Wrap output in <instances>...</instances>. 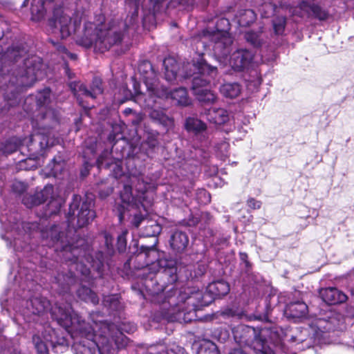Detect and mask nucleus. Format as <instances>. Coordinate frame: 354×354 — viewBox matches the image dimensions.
I'll use <instances>...</instances> for the list:
<instances>
[{
    "label": "nucleus",
    "mask_w": 354,
    "mask_h": 354,
    "mask_svg": "<svg viewBox=\"0 0 354 354\" xmlns=\"http://www.w3.org/2000/svg\"><path fill=\"white\" fill-rule=\"evenodd\" d=\"M241 342H243V343H245V344H248V340H241Z\"/></svg>",
    "instance_id": "nucleus-61"
},
{
    "label": "nucleus",
    "mask_w": 354,
    "mask_h": 354,
    "mask_svg": "<svg viewBox=\"0 0 354 354\" xmlns=\"http://www.w3.org/2000/svg\"><path fill=\"white\" fill-rule=\"evenodd\" d=\"M230 354H247L241 349H234Z\"/></svg>",
    "instance_id": "nucleus-54"
},
{
    "label": "nucleus",
    "mask_w": 354,
    "mask_h": 354,
    "mask_svg": "<svg viewBox=\"0 0 354 354\" xmlns=\"http://www.w3.org/2000/svg\"><path fill=\"white\" fill-rule=\"evenodd\" d=\"M18 186L21 187V191H22L23 189H24V188H25V187H24V185L22 183H20V182H19V183H16L15 184V185H14V187H18Z\"/></svg>",
    "instance_id": "nucleus-55"
},
{
    "label": "nucleus",
    "mask_w": 354,
    "mask_h": 354,
    "mask_svg": "<svg viewBox=\"0 0 354 354\" xmlns=\"http://www.w3.org/2000/svg\"><path fill=\"white\" fill-rule=\"evenodd\" d=\"M246 41L250 43L254 47L260 46L263 41V35L262 32H254L253 30L248 31L245 35Z\"/></svg>",
    "instance_id": "nucleus-37"
},
{
    "label": "nucleus",
    "mask_w": 354,
    "mask_h": 354,
    "mask_svg": "<svg viewBox=\"0 0 354 354\" xmlns=\"http://www.w3.org/2000/svg\"><path fill=\"white\" fill-rule=\"evenodd\" d=\"M241 329L242 331L248 333V335H252L254 336L252 346L257 353L261 354H274L272 350L266 346V342L257 336L256 330L254 328L249 326H241Z\"/></svg>",
    "instance_id": "nucleus-23"
},
{
    "label": "nucleus",
    "mask_w": 354,
    "mask_h": 354,
    "mask_svg": "<svg viewBox=\"0 0 354 354\" xmlns=\"http://www.w3.org/2000/svg\"><path fill=\"white\" fill-rule=\"evenodd\" d=\"M128 233L127 230L122 231V232L118 236V249L120 252H122L125 250L127 245L126 236Z\"/></svg>",
    "instance_id": "nucleus-40"
},
{
    "label": "nucleus",
    "mask_w": 354,
    "mask_h": 354,
    "mask_svg": "<svg viewBox=\"0 0 354 354\" xmlns=\"http://www.w3.org/2000/svg\"><path fill=\"white\" fill-rule=\"evenodd\" d=\"M290 12L293 15L304 17H313L319 20H325L328 17V13L317 5H311L306 1H302L298 7L290 8Z\"/></svg>",
    "instance_id": "nucleus-15"
},
{
    "label": "nucleus",
    "mask_w": 354,
    "mask_h": 354,
    "mask_svg": "<svg viewBox=\"0 0 354 354\" xmlns=\"http://www.w3.org/2000/svg\"><path fill=\"white\" fill-rule=\"evenodd\" d=\"M158 256V252L153 247L142 246L140 252L136 256V261H141L145 260V263L138 266V269L147 268L150 273L155 274L161 270H165L167 268H171L174 262L172 260L166 259H158L153 261Z\"/></svg>",
    "instance_id": "nucleus-11"
},
{
    "label": "nucleus",
    "mask_w": 354,
    "mask_h": 354,
    "mask_svg": "<svg viewBox=\"0 0 354 354\" xmlns=\"http://www.w3.org/2000/svg\"><path fill=\"white\" fill-rule=\"evenodd\" d=\"M51 314L58 324L68 330L79 331L82 336H85L87 342H83L75 347V354H95L97 348L99 354H111L114 350L113 342L119 348L125 343V336L119 330L113 331V325L106 323L100 324L102 333H97V324L88 328L81 320L80 317L74 313L69 304L64 306L56 304L51 308Z\"/></svg>",
    "instance_id": "nucleus-1"
},
{
    "label": "nucleus",
    "mask_w": 354,
    "mask_h": 354,
    "mask_svg": "<svg viewBox=\"0 0 354 354\" xmlns=\"http://www.w3.org/2000/svg\"><path fill=\"white\" fill-rule=\"evenodd\" d=\"M57 283H61L62 279H61V276L60 275L58 276V277L57 278Z\"/></svg>",
    "instance_id": "nucleus-58"
},
{
    "label": "nucleus",
    "mask_w": 354,
    "mask_h": 354,
    "mask_svg": "<svg viewBox=\"0 0 354 354\" xmlns=\"http://www.w3.org/2000/svg\"><path fill=\"white\" fill-rule=\"evenodd\" d=\"M140 0H126V3L129 6L133 7L135 9V12H137Z\"/></svg>",
    "instance_id": "nucleus-49"
},
{
    "label": "nucleus",
    "mask_w": 354,
    "mask_h": 354,
    "mask_svg": "<svg viewBox=\"0 0 354 354\" xmlns=\"http://www.w3.org/2000/svg\"><path fill=\"white\" fill-rule=\"evenodd\" d=\"M142 220H143L142 216H141L140 214H135L133 221V225L135 227H138L140 225V224L141 223Z\"/></svg>",
    "instance_id": "nucleus-48"
},
{
    "label": "nucleus",
    "mask_w": 354,
    "mask_h": 354,
    "mask_svg": "<svg viewBox=\"0 0 354 354\" xmlns=\"http://www.w3.org/2000/svg\"><path fill=\"white\" fill-rule=\"evenodd\" d=\"M198 198L200 203L207 204L210 202V196L205 189H201L198 193Z\"/></svg>",
    "instance_id": "nucleus-41"
},
{
    "label": "nucleus",
    "mask_w": 354,
    "mask_h": 354,
    "mask_svg": "<svg viewBox=\"0 0 354 354\" xmlns=\"http://www.w3.org/2000/svg\"><path fill=\"white\" fill-rule=\"evenodd\" d=\"M34 341L35 342V348L38 354H48L47 346L43 342H36L35 338Z\"/></svg>",
    "instance_id": "nucleus-42"
},
{
    "label": "nucleus",
    "mask_w": 354,
    "mask_h": 354,
    "mask_svg": "<svg viewBox=\"0 0 354 354\" xmlns=\"http://www.w3.org/2000/svg\"><path fill=\"white\" fill-rule=\"evenodd\" d=\"M144 68L149 70V71L146 72V74H143L142 75L143 77H149L150 82L154 83L153 87H155V91L157 92L158 99L165 100L171 98L175 101L176 104L181 106H187L190 104L191 100L185 88L180 87L168 92L165 87L160 86L156 80V75L149 62H145L140 66L139 71L140 73H143Z\"/></svg>",
    "instance_id": "nucleus-7"
},
{
    "label": "nucleus",
    "mask_w": 354,
    "mask_h": 354,
    "mask_svg": "<svg viewBox=\"0 0 354 354\" xmlns=\"http://www.w3.org/2000/svg\"><path fill=\"white\" fill-rule=\"evenodd\" d=\"M62 277H63L64 281H66L67 285H69L73 281V276L72 274L71 277H68V275H66V276L63 275Z\"/></svg>",
    "instance_id": "nucleus-51"
},
{
    "label": "nucleus",
    "mask_w": 354,
    "mask_h": 354,
    "mask_svg": "<svg viewBox=\"0 0 354 354\" xmlns=\"http://www.w3.org/2000/svg\"><path fill=\"white\" fill-rule=\"evenodd\" d=\"M286 26V18L280 17L273 20V28L277 35L282 34Z\"/></svg>",
    "instance_id": "nucleus-38"
},
{
    "label": "nucleus",
    "mask_w": 354,
    "mask_h": 354,
    "mask_svg": "<svg viewBox=\"0 0 354 354\" xmlns=\"http://www.w3.org/2000/svg\"><path fill=\"white\" fill-rule=\"evenodd\" d=\"M216 30L213 32L206 30L204 37L214 43L213 50L215 55L225 59L231 50L232 38L229 33L230 22L225 18L219 19L216 25Z\"/></svg>",
    "instance_id": "nucleus-6"
},
{
    "label": "nucleus",
    "mask_w": 354,
    "mask_h": 354,
    "mask_svg": "<svg viewBox=\"0 0 354 354\" xmlns=\"http://www.w3.org/2000/svg\"><path fill=\"white\" fill-rule=\"evenodd\" d=\"M139 185L140 187L136 189V194L132 193L131 186L128 185L123 186V189L120 192V199L122 204L118 209L120 221L123 219L124 209L130 210L134 208L140 209L142 207L146 211L147 206L150 205V201H147L145 196L146 185L143 183H139Z\"/></svg>",
    "instance_id": "nucleus-10"
},
{
    "label": "nucleus",
    "mask_w": 354,
    "mask_h": 354,
    "mask_svg": "<svg viewBox=\"0 0 354 354\" xmlns=\"http://www.w3.org/2000/svg\"><path fill=\"white\" fill-rule=\"evenodd\" d=\"M51 132L48 129L38 131L33 133L30 138L29 151H37L42 153L43 151L48 146L55 144V140L50 137Z\"/></svg>",
    "instance_id": "nucleus-17"
},
{
    "label": "nucleus",
    "mask_w": 354,
    "mask_h": 354,
    "mask_svg": "<svg viewBox=\"0 0 354 354\" xmlns=\"http://www.w3.org/2000/svg\"><path fill=\"white\" fill-rule=\"evenodd\" d=\"M189 244V238L185 232L176 231L171 236V248L176 252H183Z\"/></svg>",
    "instance_id": "nucleus-25"
},
{
    "label": "nucleus",
    "mask_w": 354,
    "mask_h": 354,
    "mask_svg": "<svg viewBox=\"0 0 354 354\" xmlns=\"http://www.w3.org/2000/svg\"><path fill=\"white\" fill-rule=\"evenodd\" d=\"M50 96V91L49 88H44L40 91L36 97L37 106H39V113H41L40 120L55 121L57 120L55 113L53 109L48 106Z\"/></svg>",
    "instance_id": "nucleus-18"
},
{
    "label": "nucleus",
    "mask_w": 354,
    "mask_h": 354,
    "mask_svg": "<svg viewBox=\"0 0 354 354\" xmlns=\"http://www.w3.org/2000/svg\"><path fill=\"white\" fill-rule=\"evenodd\" d=\"M286 313L294 318L303 317L308 313V306L301 301L291 303L287 306Z\"/></svg>",
    "instance_id": "nucleus-27"
},
{
    "label": "nucleus",
    "mask_w": 354,
    "mask_h": 354,
    "mask_svg": "<svg viewBox=\"0 0 354 354\" xmlns=\"http://www.w3.org/2000/svg\"><path fill=\"white\" fill-rule=\"evenodd\" d=\"M280 6H281V8H283V7H284L285 6H283V5H282V4H280Z\"/></svg>",
    "instance_id": "nucleus-64"
},
{
    "label": "nucleus",
    "mask_w": 354,
    "mask_h": 354,
    "mask_svg": "<svg viewBox=\"0 0 354 354\" xmlns=\"http://www.w3.org/2000/svg\"><path fill=\"white\" fill-rule=\"evenodd\" d=\"M113 173L115 178H118L122 174V168L120 161H117L113 168Z\"/></svg>",
    "instance_id": "nucleus-45"
},
{
    "label": "nucleus",
    "mask_w": 354,
    "mask_h": 354,
    "mask_svg": "<svg viewBox=\"0 0 354 354\" xmlns=\"http://www.w3.org/2000/svg\"><path fill=\"white\" fill-rule=\"evenodd\" d=\"M230 291L228 283L224 281H218L209 283L207 287L206 294L212 301L216 297H221L227 295Z\"/></svg>",
    "instance_id": "nucleus-24"
},
{
    "label": "nucleus",
    "mask_w": 354,
    "mask_h": 354,
    "mask_svg": "<svg viewBox=\"0 0 354 354\" xmlns=\"http://www.w3.org/2000/svg\"><path fill=\"white\" fill-rule=\"evenodd\" d=\"M20 225H21L20 223H16L15 225V226L12 227V230H15L16 231H18Z\"/></svg>",
    "instance_id": "nucleus-57"
},
{
    "label": "nucleus",
    "mask_w": 354,
    "mask_h": 354,
    "mask_svg": "<svg viewBox=\"0 0 354 354\" xmlns=\"http://www.w3.org/2000/svg\"><path fill=\"white\" fill-rule=\"evenodd\" d=\"M31 19L33 21H38L41 20L45 15L43 0H32L31 4Z\"/></svg>",
    "instance_id": "nucleus-30"
},
{
    "label": "nucleus",
    "mask_w": 354,
    "mask_h": 354,
    "mask_svg": "<svg viewBox=\"0 0 354 354\" xmlns=\"http://www.w3.org/2000/svg\"><path fill=\"white\" fill-rule=\"evenodd\" d=\"M181 301L186 305V307H180L183 310H196L198 308L209 304L210 301L207 299V294H203L198 289L190 290L180 295Z\"/></svg>",
    "instance_id": "nucleus-14"
},
{
    "label": "nucleus",
    "mask_w": 354,
    "mask_h": 354,
    "mask_svg": "<svg viewBox=\"0 0 354 354\" xmlns=\"http://www.w3.org/2000/svg\"><path fill=\"white\" fill-rule=\"evenodd\" d=\"M65 71H66V73H68V67H67V66H66V68H65Z\"/></svg>",
    "instance_id": "nucleus-62"
},
{
    "label": "nucleus",
    "mask_w": 354,
    "mask_h": 354,
    "mask_svg": "<svg viewBox=\"0 0 354 354\" xmlns=\"http://www.w3.org/2000/svg\"><path fill=\"white\" fill-rule=\"evenodd\" d=\"M142 79L147 87L148 97H145L141 92L136 90L135 101L139 103L142 102V106L151 109L149 117L152 120L162 124L167 130L172 129L174 126L173 118L167 115L163 110L156 109L162 104V100L158 98L157 92L153 87L154 83L150 82L149 77H143Z\"/></svg>",
    "instance_id": "nucleus-4"
},
{
    "label": "nucleus",
    "mask_w": 354,
    "mask_h": 354,
    "mask_svg": "<svg viewBox=\"0 0 354 354\" xmlns=\"http://www.w3.org/2000/svg\"><path fill=\"white\" fill-rule=\"evenodd\" d=\"M207 119L212 123L221 125L229 120V115L223 109L211 108L206 113Z\"/></svg>",
    "instance_id": "nucleus-26"
},
{
    "label": "nucleus",
    "mask_w": 354,
    "mask_h": 354,
    "mask_svg": "<svg viewBox=\"0 0 354 354\" xmlns=\"http://www.w3.org/2000/svg\"><path fill=\"white\" fill-rule=\"evenodd\" d=\"M26 50L24 48L13 46L8 49L5 53L0 45V71L3 70V64L8 62H17L19 57L25 55Z\"/></svg>",
    "instance_id": "nucleus-22"
},
{
    "label": "nucleus",
    "mask_w": 354,
    "mask_h": 354,
    "mask_svg": "<svg viewBox=\"0 0 354 354\" xmlns=\"http://www.w3.org/2000/svg\"><path fill=\"white\" fill-rule=\"evenodd\" d=\"M112 189H109L108 193L106 195H109L110 193L112 192Z\"/></svg>",
    "instance_id": "nucleus-59"
},
{
    "label": "nucleus",
    "mask_w": 354,
    "mask_h": 354,
    "mask_svg": "<svg viewBox=\"0 0 354 354\" xmlns=\"http://www.w3.org/2000/svg\"><path fill=\"white\" fill-rule=\"evenodd\" d=\"M198 44H202V45H203V42L199 41V42L198 43Z\"/></svg>",
    "instance_id": "nucleus-63"
},
{
    "label": "nucleus",
    "mask_w": 354,
    "mask_h": 354,
    "mask_svg": "<svg viewBox=\"0 0 354 354\" xmlns=\"http://www.w3.org/2000/svg\"><path fill=\"white\" fill-rule=\"evenodd\" d=\"M57 50L59 53L62 55L63 59H64L66 57H71V59H75V56L71 53L68 52L67 49L62 46H59L57 48Z\"/></svg>",
    "instance_id": "nucleus-43"
},
{
    "label": "nucleus",
    "mask_w": 354,
    "mask_h": 354,
    "mask_svg": "<svg viewBox=\"0 0 354 354\" xmlns=\"http://www.w3.org/2000/svg\"><path fill=\"white\" fill-rule=\"evenodd\" d=\"M104 22L103 15H99L95 22H86L83 32L77 35V43L86 48L93 46L103 53L120 41L122 35L118 28Z\"/></svg>",
    "instance_id": "nucleus-2"
},
{
    "label": "nucleus",
    "mask_w": 354,
    "mask_h": 354,
    "mask_svg": "<svg viewBox=\"0 0 354 354\" xmlns=\"http://www.w3.org/2000/svg\"><path fill=\"white\" fill-rule=\"evenodd\" d=\"M22 145V141L17 138H12L3 144L1 150L3 153L10 154L16 151Z\"/></svg>",
    "instance_id": "nucleus-35"
},
{
    "label": "nucleus",
    "mask_w": 354,
    "mask_h": 354,
    "mask_svg": "<svg viewBox=\"0 0 354 354\" xmlns=\"http://www.w3.org/2000/svg\"><path fill=\"white\" fill-rule=\"evenodd\" d=\"M194 68L186 72L185 77H193L192 90L197 99L203 103L209 104L215 102L216 95L207 88V86L214 80L217 75L216 67L209 65L203 59L201 54L198 55L197 60H193V63L188 64L186 68Z\"/></svg>",
    "instance_id": "nucleus-3"
},
{
    "label": "nucleus",
    "mask_w": 354,
    "mask_h": 354,
    "mask_svg": "<svg viewBox=\"0 0 354 354\" xmlns=\"http://www.w3.org/2000/svg\"><path fill=\"white\" fill-rule=\"evenodd\" d=\"M26 69L21 72L19 76L15 77V80H11L9 89L21 91L24 88L31 86L39 77L41 73L42 64L39 57L32 56L24 60Z\"/></svg>",
    "instance_id": "nucleus-8"
},
{
    "label": "nucleus",
    "mask_w": 354,
    "mask_h": 354,
    "mask_svg": "<svg viewBox=\"0 0 354 354\" xmlns=\"http://www.w3.org/2000/svg\"><path fill=\"white\" fill-rule=\"evenodd\" d=\"M65 166V162L60 157H58L53 159V162L48 165V168L50 170V174L55 177H58L64 171Z\"/></svg>",
    "instance_id": "nucleus-36"
},
{
    "label": "nucleus",
    "mask_w": 354,
    "mask_h": 354,
    "mask_svg": "<svg viewBox=\"0 0 354 354\" xmlns=\"http://www.w3.org/2000/svg\"><path fill=\"white\" fill-rule=\"evenodd\" d=\"M165 66V78L168 82L176 80L178 77V69L179 68L176 61L172 57H167L163 62Z\"/></svg>",
    "instance_id": "nucleus-28"
},
{
    "label": "nucleus",
    "mask_w": 354,
    "mask_h": 354,
    "mask_svg": "<svg viewBox=\"0 0 354 354\" xmlns=\"http://www.w3.org/2000/svg\"><path fill=\"white\" fill-rule=\"evenodd\" d=\"M152 354V353H149ZM158 354H187L185 350L176 344H173L166 351L159 352Z\"/></svg>",
    "instance_id": "nucleus-39"
},
{
    "label": "nucleus",
    "mask_w": 354,
    "mask_h": 354,
    "mask_svg": "<svg viewBox=\"0 0 354 354\" xmlns=\"http://www.w3.org/2000/svg\"><path fill=\"white\" fill-rule=\"evenodd\" d=\"M82 18V13L77 12L73 15L68 9L60 7L54 10L49 26L53 32H59L62 38H66L76 32Z\"/></svg>",
    "instance_id": "nucleus-5"
},
{
    "label": "nucleus",
    "mask_w": 354,
    "mask_h": 354,
    "mask_svg": "<svg viewBox=\"0 0 354 354\" xmlns=\"http://www.w3.org/2000/svg\"><path fill=\"white\" fill-rule=\"evenodd\" d=\"M154 227L156 228V230H153L152 232V235H153L156 232H158L160 231V227L157 225H154Z\"/></svg>",
    "instance_id": "nucleus-56"
},
{
    "label": "nucleus",
    "mask_w": 354,
    "mask_h": 354,
    "mask_svg": "<svg viewBox=\"0 0 354 354\" xmlns=\"http://www.w3.org/2000/svg\"><path fill=\"white\" fill-rule=\"evenodd\" d=\"M97 166L98 167H102L103 166V164H104V160H103V156H100L97 160Z\"/></svg>",
    "instance_id": "nucleus-52"
},
{
    "label": "nucleus",
    "mask_w": 354,
    "mask_h": 354,
    "mask_svg": "<svg viewBox=\"0 0 354 354\" xmlns=\"http://www.w3.org/2000/svg\"><path fill=\"white\" fill-rule=\"evenodd\" d=\"M50 303L48 300L42 297H35L26 301V310L25 313L40 315L48 309Z\"/></svg>",
    "instance_id": "nucleus-21"
},
{
    "label": "nucleus",
    "mask_w": 354,
    "mask_h": 354,
    "mask_svg": "<svg viewBox=\"0 0 354 354\" xmlns=\"http://www.w3.org/2000/svg\"><path fill=\"white\" fill-rule=\"evenodd\" d=\"M185 127L187 131L194 132H201L206 129V124L204 122L194 118H187Z\"/></svg>",
    "instance_id": "nucleus-33"
},
{
    "label": "nucleus",
    "mask_w": 354,
    "mask_h": 354,
    "mask_svg": "<svg viewBox=\"0 0 354 354\" xmlns=\"http://www.w3.org/2000/svg\"><path fill=\"white\" fill-rule=\"evenodd\" d=\"M248 205L249 207L256 209H259L261 205V203L259 201H257L254 198H250L248 201Z\"/></svg>",
    "instance_id": "nucleus-46"
},
{
    "label": "nucleus",
    "mask_w": 354,
    "mask_h": 354,
    "mask_svg": "<svg viewBox=\"0 0 354 354\" xmlns=\"http://www.w3.org/2000/svg\"><path fill=\"white\" fill-rule=\"evenodd\" d=\"M221 93L228 98H235L241 92V86L237 83H225L220 88Z\"/></svg>",
    "instance_id": "nucleus-29"
},
{
    "label": "nucleus",
    "mask_w": 354,
    "mask_h": 354,
    "mask_svg": "<svg viewBox=\"0 0 354 354\" xmlns=\"http://www.w3.org/2000/svg\"><path fill=\"white\" fill-rule=\"evenodd\" d=\"M229 144L226 142H222L218 149L221 151L222 157H227L228 156Z\"/></svg>",
    "instance_id": "nucleus-44"
},
{
    "label": "nucleus",
    "mask_w": 354,
    "mask_h": 354,
    "mask_svg": "<svg viewBox=\"0 0 354 354\" xmlns=\"http://www.w3.org/2000/svg\"><path fill=\"white\" fill-rule=\"evenodd\" d=\"M104 239H105V243H106L107 250H109V252L112 251L113 249V237L109 234H105Z\"/></svg>",
    "instance_id": "nucleus-47"
},
{
    "label": "nucleus",
    "mask_w": 354,
    "mask_h": 354,
    "mask_svg": "<svg viewBox=\"0 0 354 354\" xmlns=\"http://www.w3.org/2000/svg\"><path fill=\"white\" fill-rule=\"evenodd\" d=\"M80 198L75 196L73 202L70 205L68 212V222L74 225V216L75 212H77V223L76 226L78 227H83L88 225L95 217V214L94 211L92 209L93 203L91 201L83 202L80 209H78V203Z\"/></svg>",
    "instance_id": "nucleus-13"
},
{
    "label": "nucleus",
    "mask_w": 354,
    "mask_h": 354,
    "mask_svg": "<svg viewBox=\"0 0 354 354\" xmlns=\"http://www.w3.org/2000/svg\"><path fill=\"white\" fill-rule=\"evenodd\" d=\"M31 202L29 203L28 201L29 198L24 197L23 198V203L28 207H31L32 205H39L48 200V211L46 213V216H51L57 214L62 205L63 199L54 194V188L53 185H46L39 192L36 193L34 196H30Z\"/></svg>",
    "instance_id": "nucleus-12"
},
{
    "label": "nucleus",
    "mask_w": 354,
    "mask_h": 354,
    "mask_svg": "<svg viewBox=\"0 0 354 354\" xmlns=\"http://www.w3.org/2000/svg\"><path fill=\"white\" fill-rule=\"evenodd\" d=\"M102 82L101 80L98 78H95L93 82V86L91 88V91H89L86 88V86L82 84H76L71 83L70 86L73 90L74 95H77V99L79 102V104L85 109L88 108V106L84 105L83 102L80 98V95H82L86 97L95 98L96 96L102 93V88L101 86Z\"/></svg>",
    "instance_id": "nucleus-16"
},
{
    "label": "nucleus",
    "mask_w": 354,
    "mask_h": 354,
    "mask_svg": "<svg viewBox=\"0 0 354 354\" xmlns=\"http://www.w3.org/2000/svg\"><path fill=\"white\" fill-rule=\"evenodd\" d=\"M238 23L241 26H249L256 19L254 12L250 9L244 10L241 11L237 16Z\"/></svg>",
    "instance_id": "nucleus-32"
},
{
    "label": "nucleus",
    "mask_w": 354,
    "mask_h": 354,
    "mask_svg": "<svg viewBox=\"0 0 354 354\" xmlns=\"http://www.w3.org/2000/svg\"><path fill=\"white\" fill-rule=\"evenodd\" d=\"M196 354H219L216 345L209 340L203 341Z\"/></svg>",
    "instance_id": "nucleus-34"
},
{
    "label": "nucleus",
    "mask_w": 354,
    "mask_h": 354,
    "mask_svg": "<svg viewBox=\"0 0 354 354\" xmlns=\"http://www.w3.org/2000/svg\"><path fill=\"white\" fill-rule=\"evenodd\" d=\"M263 8H270V13L275 12L277 7L275 6H272L271 3H265L263 5Z\"/></svg>",
    "instance_id": "nucleus-50"
},
{
    "label": "nucleus",
    "mask_w": 354,
    "mask_h": 354,
    "mask_svg": "<svg viewBox=\"0 0 354 354\" xmlns=\"http://www.w3.org/2000/svg\"><path fill=\"white\" fill-rule=\"evenodd\" d=\"M240 258L243 261H245L246 265H248V261H247V259H248V255L245 254V253H243V252H241L240 253Z\"/></svg>",
    "instance_id": "nucleus-53"
},
{
    "label": "nucleus",
    "mask_w": 354,
    "mask_h": 354,
    "mask_svg": "<svg viewBox=\"0 0 354 354\" xmlns=\"http://www.w3.org/2000/svg\"><path fill=\"white\" fill-rule=\"evenodd\" d=\"M63 234H59L57 236L53 237L55 243L54 247L55 250L60 249L61 252H63V257L68 261H72L71 268H75L77 273H80L84 279H87L90 274V269L82 263V261L80 260L81 254L83 253L82 248H78L77 246H74L72 244H66L62 240Z\"/></svg>",
    "instance_id": "nucleus-9"
},
{
    "label": "nucleus",
    "mask_w": 354,
    "mask_h": 354,
    "mask_svg": "<svg viewBox=\"0 0 354 354\" xmlns=\"http://www.w3.org/2000/svg\"><path fill=\"white\" fill-rule=\"evenodd\" d=\"M53 232H57V228L56 227L52 229L51 232L53 233Z\"/></svg>",
    "instance_id": "nucleus-60"
},
{
    "label": "nucleus",
    "mask_w": 354,
    "mask_h": 354,
    "mask_svg": "<svg viewBox=\"0 0 354 354\" xmlns=\"http://www.w3.org/2000/svg\"><path fill=\"white\" fill-rule=\"evenodd\" d=\"M320 295L323 301L329 305L343 303L347 299V296L335 288L322 289Z\"/></svg>",
    "instance_id": "nucleus-20"
},
{
    "label": "nucleus",
    "mask_w": 354,
    "mask_h": 354,
    "mask_svg": "<svg viewBox=\"0 0 354 354\" xmlns=\"http://www.w3.org/2000/svg\"><path fill=\"white\" fill-rule=\"evenodd\" d=\"M77 295L81 299L86 302H91L93 304H97L99 301V299L96 294L90 288L84 286L78 289Z\"/></svg>",
    "instance_id": "nucleus-31"
},
{
    "label": "nucleus",
    "mask_w": 354,
    "mask_h": 354,
    "mask_svg": "<svg viewBox=\"0 0 354 354\" xmlns=\"http://www.w3.org/2000/svg\"><path fill=\"white\" fill-rule=\"evenodd\" d=\"M253 58L252 53L244 49L237 50L231 55L229 64L236 71H241L246 68Z\"/></svg>",
    "instance_id": "nucleus-19"
}]
</instances>
